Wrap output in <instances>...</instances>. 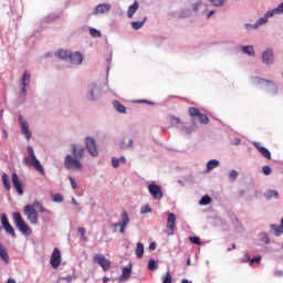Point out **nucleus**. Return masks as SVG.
<instances>
[{"instance_id": "nucleus-50", "label": "nucleus", "mask_w": 283, "mask_h": 283, "mask_svg": "<svg viewBox=\"0 0 283 283\" xmlns=\"http://www.w3.org/2000/svg\"><path fill=\"white\" fill-rule=\"evenodd\" d=\"M262 171L264 174V176H271V166H263L262 167Z\"/></svg>"}, {"instance_id": "nucleus-27", "label": "nucleus", "mask_w": 283, "mask_h": 283, "mask_svg": "<svg viewBox=\"0 0 283 283\" xmlns=\"http://www.w3.org/2000/svg\"><path fill=\"white\" fill-rule=\"evenodd\" d=\"M217 167H220V161L218 159L209 160L206 165L207 172L209 174V171H213Z\"/></svg>"}, {"instance_id": "nucleus-51", "label": "nucleus", "mask_w": 283, "mask_h": 283, "mask_svg": "<svg viewBox=\"0 0 283 283\" xmlns=\"http://www.w3.org/2000/svg\"><path fill=\"white\" fill-rule=\"evenodd\" d=\"M77 233L81 235L82 240H87V238H85V228H78Z\"/></svg>"}, {"instance_id": "nucleus-16", "label": "nucleus", "mask_w": 283, "mask_h": 283, "mask_svg": "<svg viewBox=\"0 0 283 283\" xmlns=\"http://www.w3.org/2000/svg\"><path fill=\"white\" fill-rule=\"evenodd\" d=\"M50 262L53 269H59L61 266V250H59V248L53 250Z\"/></svg>"}, {"instance_id": "nucleus-19", "label": "nucleus", "mask_w": 283, "mask_h": 283, "mask_svg": "<svg viewBox=\"0 0 283 283\" xmlns=\"http://www.w3.org/2000/svg\"><path fill=\"white\" fill-rule=\"evenodd\" d=\"M167 229H169L167 235H174V229H176V214L174 212L168 213Z\"/></svg>"}, {"instance_id": "nucleus-1", "label": "nucleus", "mask_w": 283, "mask_h": 283, "mask_svg": "<svg viewBox=\"0 0 283 283\" xmlns=\"http://www.w3.org/2000/svg\"><path fill=\"white\" fill-rule=\"evenodd\" d=\"M71 154L72 155H66L64 158V168L67 170L75 169L81 171V169H83L81 160L85 158V147H83V145L72 144Z\"/></svg>"}, {"instance_id": "nucleus-63", "label": "nucleus", "mask_w": 283, "mask_h": 283, "mask_svg": "<svg viewBox=\"0 0 283 283\" xmlns=\"http://www.w3.org/2000/svg\"><path fill=\"white\" fill-rule=\"evenodd\" d=\"M72 205H74L75 207H77L78 205V201H76V199L73 197L72 200H71Z\"/></svg>"}, {"instance_id": "nucleus-4", "label": "nucleus", "mask_w": 283, "mask_h": 283, "mask_svg": "<svg viewBox=\"0 0 283 283\" xmlns=\"http://www.w3.org/2000/svg\"><path fill=\"white\" fill-rule=\"evenodd\" d=\"M254 82H256L261 87H265V92L270 94V96L277 95V84L274 82L264 80L262 77H254Z\"/></svg>"}, {"instance_id": "nucleus-37", "label": "nucleus", "mask_w": 283, "mask_h": 283, "mask_svg": "<svg viewBox=\"0 0 283 283\" xmlns=\"http://www.w3.org/2000/svg\"><path fill=\"white\" fill-rule=\"evenodd\" d=\"M33 209H38L40 213H50V210L45 209L43 205L39 201H34L32 205Z\"/></svg>"}, {"instance_id": "nucleus-52", "label": "nucleus", "mask_w": 283, "mask_h": 283, "mask_svg": "<svg viewBox=\"0 0 283 283\" xmlns=\"http://www.w3.org/2000/svg\"><path fill=\"white\" fill-rule=\"evenodd\" d=\"M22 164L25 165V167H28V165L32 166V158H30L28 156L23 157Z\"/></svg>"}, {"instance_id": "nucleus-45", "label": "nucleus", "mask_w": 283, "mask_h": 283, "mask_svg": "<svg viewBox=\"0 0 283 283\" xmlns=\"http://www.w3.org/2000/svg\"><path fill=\"white\" fill-rule=\"evenodd\" d=\"M243 28H244V30H245L247 32H251V30H258V24H256V23H254V24L245 23V24L243 25Z\"/></svg>"}, {"instance_id": "nucleus-32", "label": "nucleus", "mask_w": 283, "mask_h": 283, "mask_svg": "<svg viewBox=\"0 0 283 283\" xmlns=\"http://www.w3.org/2000/svg\"><path fill=\"white\" fill-rule=\"evenodd\" d=\"M259 240L263 242V244H271V237L265 231L259 233Z\"/></svg>"}, {"instance_id": "nucleus-10", "label": "nucleus", "mask_w": 283, "mask_h": 283, "mask_svg": "<svg viewBox=\"0 0 283 283\" xmlns=\"http://www.w3.org/2000/svg\"><path fill=\"white\" fill-rule=\"evenodd\" d=\"M84 143L88 154L93 156V158H96V156H98V148L96 147V140L94 137H86Z\"/></svg>"}, {"instance_id": "nucleus-40", "label": "nucleus", "mask_w": 283, "mask_h": 283, "mask_svg": "<svg viewBox=\"0 0 283 283\" xmlns=\"http://www.w3.org/2000/svg\"><path fill=\"white\" fill-rule=\"evenodd\" d=\"M88 32H90L91 36H93L94 39H101V36H102L101 31H98L95 28H90Z\"/></svg>"}, {"instance_id": "nucleus-59", "label": "nucleus", "mask_w": 283, "mask_h": 283, "mask_svg": "<svg viewBox=\"0 0 283 283\" xmlns=\"http://www.w3.org/2000/svg\"><path fill=\"white\" fill-rule=\"evenodd\" d=\"M117 160H119V165H125L127 163L125 156L119 157Z\"/></svg>"}, {"instance_id": "nucleus-42", "label": "nucleus", "mask_w": 283, "mask_h": 283, "mask_svg": "<svg viewBox=\"0 0 283 283\" xmlns=\"http://www.w3.org/2000/svg\"><path fill=\"white\" fill-rule=\"evenodd\" d=\"M214 8H222L224 3H227V0H208Z\"/></svg>"}, {"instance_id": "nucleus-64", "label": "nucleus", "mask_w": 283, "mask_h": 283, "mask_svg": "<svg viewBox=\"0 0 283 283\" xmlns=\"http://www.w3.org/2000/svg\"><path fill=\"white\" fill-rule=\"evenodd\" d=\"M103 282H104V283H107V282H109V277H107V276H104V277H103Z\"/></svg>"}, {"instance_id": "nucleus-36", "label": "nucleus", "mask_w": 283, "mask_h": 283, "mask_svg": "<svg viewBox=\"0 0 283 283\" xmlns=\"http://www.w3.org/2000/svg\"><path fill=\"white\" fill-rule=\"evenodd\" d=\"M2 185L7 191H10L12 189V186L10 185V179L8 177V174L2 175Z\"/></svg>"}, {"instance_id": "nucleus-6", "label": "nucleus", "mask_w": 283, "mask_h": 283, "mask_svg": "<svg viewBox=\"0 0 283 283\" xmlns=\"http://www.w3.org/2000/svg\"><path fill=\"white\" fill-rule=\"evenodd\" d=\"M27 151L29 154V158H31V167H33L35 171H39L41 176H45V169H43L41 161L36 158L34 148L32 146H28Z\"/></svg>"}, {"instance_id": "nucleus-35", "label": "nucleus", "mask_w": 283, "mask_h": 283, "mask_svg": "<svg viewBox=\"0 0 283 283\" xmlns=\"http://www.w3.org/2000/svg\"><path fill=\"white\" fill-rule=\"evenodd\" d=\"M264 198H266V200H272V198L279 199L280 198V193H277L276 190H268L264 193Z\"/></svg>"}, {"instance_id": "nucleus-49", "label": "nucleus", "mask_w": 283, "mask_h": 283, "mask_svg": "<svg viewBox=\"0 0 283 283\" xmlns=\"http://www.w3.org/2000/svg\"><path fill=\"white\" fill-rule=\"evenodd\" d=\"M238 176H239V174H238L237 170H231L230 174H229V178L231 180H238Z\"/></svg>"}, {"instance_id": "nucleus-56", "label": "nucleus", "mask_w": 283, "mask_h": 283, "mask_svg": "<svg viewBox=\"0 0 283 283\" xmlns=\"http://www.w3.org/2000/svg\"><path fill=\"white\" fill-rule=\"evenodd\" d=\"M163 283H171V274H169V272L164 276Z\"/></svg>"}, {"instance_id": "nucleus-25", "label": "nucleus", "mask_w": 283, "mask_h": 283, "mask_svg": "<svg viewBox=\"0 0 283 283\" xmlns=\"http://www.w3.org/2000/svg\"><path fill=\"white\" fill-rule=\"evenodd\" d=\"M72 54V51H67V50H60L55 53V56H57V59H62V61H67L70 62V56Z\"/></svg>"}, {"instance_id": "nucleus-12", "label": "nucleus", "mask_w": 283, "mask_h": 283, "mask_svg": "<svg viewBox=\"0 0 283 283\" xmlns=\"http://www.w3.org/2000/svg\"><path fill=\"white\" fill-rule=\"evenodd\" d=\"M1 224L8 235H11V238H17V232H14V228L12 224H10V221L8 220V216L6 213L1 214Z\"/></svg>"}, {"instance_id": "nucleus-61", "label": "nucleus", "mask_w": 283, "mask_h": 283, "mask_svg": "<svg viewBox=\"0 0 283 283\" xmlns=\"http://www.w3.org/2000/svg\"><path fill=\"white\" fill-rule=\"evenodd\" d=\"M149 251H156V242H153L148 247Z\"/></svg>"}, {"instance_id": "nucleus-33", "label": "nucleus", "mask_w": 283, "mask_h": 283, "mask_svg": "<svg viewBox=\"0 0 283 283\" xmlns=\"http://www.w3.org/2000/svg\"><path fill=\"white\" fill-rule=\"evenodd\" d=\"M135 255L137 258H143V255H145V245L142 242L137 243Z\"/></svg>"}, {"instance_id": "nucleus-26", "label": "nucleus", "mask_w": 283, "mask_h": 283, "mask_svg": "<svg viewBox=\"0 0 283 283\" xmlns=\"http://www.w3.org/2000/svg\"><path fill=\"white\" fill-rule=\"evenodd\" d=\"M0 258L6 264L10 262V255L8 254V250L3 244H0Z\"/></svg>"}, {"instance_id": "nucleus-28", "label": "nucleus", "mask_w": 283, "mask_h": 283, "mask_svg": "<svg viewBox=\"0 0 283 283\" xmlns=\"http://www.w3.org/2000/svg\"><path fill=\"white\" fill-rule=\"evenodd\" d=\"M270 231H272L274 233V235H276V238H280V235L283 234L282 223L280 226H277V224H270Z\"/></svg>"}, {"instance_id": "nucleus-15", "label": "nucleus", "mask_w": 283, "mask_h": 283, "mask_svg": "<svg viewBox=\"0 0 283 283\" xmlns=\"http://www.w3.org/2000/svg\"><path fill=\"white\" fill-rule=\"evenodd\" d=\"M127 224H129V214L127 213V211H123L120 216V222L114 223L113 227L115 229H118V227H120L119 232L125 233V228L127 227Z\"/></svg>"}, {"instance_id": "nucleus-30", "label": "nucleus", "mask_w": 283, "mask_h": 283, "mask_svg": "<svg viewBox=\"0 0 283 283\" xmlns=\"http://www.w3.org/2000/svg\"><path fill=\"white\" fill-rule=\"evenodd\" d=\"M112 104L114 109H116V112H118L119 114H125L127 112V108L120 102L113 101Z\"/></svg>"}, {"instance_id": "nucleus-17", "label": "nucleus", "mask_w": 283, "mask_h": 283, "mask_svg": "<svg viewBox=\"0 0 283 283\" xmlns=\"http://www.w3.org/2000/svg\"><path fill=\"white\" fill-rule=\"evenodd\" d=\"M12 185L17 191V193L19 196H23L24 191H23V182L21 181V179H19V175H17V172L12 174Z\"/></svg>"}, {"instance_id": "nucleus-57", "label": "nucleus", "mask_w": 283, "mask_h": 283, "mask_svg": "<svg viewBox=\"0 0 283 283\" xmlns=\"http://www.w3.org/2000/svg\"><path fill=\"white\" fill-rule=\"evenodd\" d=\"M69 180L71 182L72 189H76L78 186L76 185V181L74 180V178L69 177Z\"/></svg>"}, {"instance_id": "nucleus-11", "label": "nucleus", "mask_w": 283, "mask_h": 283, "mask_svg": "<svg viewBox=\"0 0 283 283\" xmlns=\"http://www.w3.org/2000/svg\"><path fill=\"white\" fill-rule=\"evenodd\" d=\"M93 262L102 266L103 271H109V269H112V262L103 254H95V256L93 258Z\"/></svg>"}, {"instance_id": "nucleus-48", "label": "nucleus", "mask_w": 283, "mask_h": 283, "mask_svg": "<svg viewBox=\"0 0 283 283\" xmlns=\"http://www.w3.org/2000/svg\"><path fill=\"white\" fill-rule=\"evenodd\" d=\"M260 262H262V256L258 255V256H254L250 260V264H260Z\"/></svg>"}, {"instance_id": "nucleus-9", "label": "nucleus", "mask_w": 283, "mask_h": 283, "mask_svg": "<svg viewBox=\"0 0 283 283\" xmlns=\"http://www.w3.org/2000/svg\"><path fill=\"white\" fill-rule=\"evenodd\" d=\"M24 213L31 224H39V212H36V208L32 205H28L24 207Z\"/></svg>"}, {"instance_id": "nucleus-14", "label": "nucleus", "mask_w": 283, "mask_h": 283, "mask_svg": "<svg viewBox=\"0 0 283 283\" xmlns=\"http://www.w3.org/2000/svg\"><path fill=\"white\" fill-rule=\"evenodd\" d=\"M148 191L154 200H163V188L156 184L148 185Z\"/></svg>"}, {"instance_id": "nucleus-22", "label": "nucleus", "mask_w": 283, "mask_h": 283, "mask_svg": "<svg viewBox=\"0 0 283 283\" xmlns=\"http://www.w3.org/2000/svg\"><path fill=\"white\" fill-rule=\"evenodd\" d=\"M111 10H112V4L102 3L95 8L94 14H107V12H109Z\"/></svg>"}, {"instance_id": "nucleus-29", "label": "nucleus", "mask_w": 283, "mask_h": 283, "mask_svg": "<svg viewBox=\"0 0 283 283\" xmlns=\"http://www.w3.org/2000/svg\"><path fill=\"white\" fill-rule=\"evenodd\" d=\"M132 147H134V140L133 139H125L123 138L119 143V148L125 150V149H132Z\"/></svg>"}, {"instance_id": "nucleus-3", "label": "nucleus", "mask_w": 283, "mask_h": 283, "mask_svg": "<svg viewBox=\"0 0 283 283\" xmlns=\"http://www.w3.org/2000/svg\"><path fill=\"white\" fill-rule=\"evenodd\" d=\"M275 14H283V2L280 3L276 8L269 10L264 13V17L260 18L255 23L256 28H261V25H266L269 23V19L275 17Z\"/></svg>"}, {"instance_id": "nucleus-8", "label": "nucleus", "mask_w": 283, "mask_h": 283, "mask_svg": "<svg viewBox=\"0 0 283 283\" xmlns=\"http://www.w3.org/2000/svg\"><path fill=\"white\" fill-rule=\"evenodd\" d=\"M188 114L191 116L192 123L196 120V118H198L201 125H209V117L205 113H200V109L196 107H189Z\"/></svg>"}, {"instance_id": "nucleus-5", "label": "nucleus", "mask_w": 283, "mask_h": 283, "mask_svg": "<svg viewBox=\"0 0 283 283\" xmlns=\"http://www.w3.org/2000/svg\"><path fill=\"white\" fill-rule=\"evenodd\" d=\"M101 86L96 83H91L86 87V101L96 103L101 98Z\"/></svg>"}, {"instance_id": "nucleus-43", "label": "nucleus", "mask_w": 283, "mask_h": 283, "mask_svg": "<svg viewBox=\"0 0 283 283\" xmlns=\"http://www.w3.org/2000/svg\"><path fill=\"white\" fill-rule=\"evenodd\" d=\"M200 8H202V1H198L196 3H192V11L195 14H199Z\"/></svg>"}, {"instance_id": "nucleus-44", "label": "nucleus", "mask_w": 283, "mask_h": 283, "mask_svg": "<svg viewBox=\"0 0 283 283\" xmlns=\"http://www.w3.org/2000/svg\"><path fill=\"white\" fill-rule=\"evenodd\" d=\"M180 19H189L191 17V10L185 9L179 14Z\"/></svg>"}, {"instance_id": "nucleus-13", "label": "nucleus", "mask_w": 283, "mask_h": 283, "mask_svg": "<svg viewBox=\"0 0 283 283\" xmlns=\"http://www.w3.org/2000/svg\"><path fill=\"white\" fill-rule=\"evenodd\" d=\"M21 132L23 136H25L27 140H30L32 138V132H30V126L28 125V120L23 117V115H19L18 117Z\"/></svg>"}, {"instance_id": "nucleus-46", "label": "nucleus", "mask_w": 283, "mask_h": 283, "mask_svg": "<svg viewBox=\"0 0 283 283\" xmlns=\"http://www.w3.org/2000/svg\"><path fill=\"white\" fill-rule=\"evenodd\" d=\"M52 200L53 202H63V195L61 193L52 195Z\"/></svg>"}, {"instance_id": "nucleus-20", "label": "nucleus", "mask_w": 283, "mask_h": 283, "mask_svg": "<svg viewBox=\"0 0 283 283\" xmlns=\"http://www.w3.org/2000/svg\"><path fill=\"white\" fill-rule=\"evenodd\" d=\"M132 277V263H128V265L124 266L122 270V275L118 277L119 282H127Z\"/></svg>"}, {"instance_id": "nucleus-34", "label": "nucleus", "mask_w": 283, "mask_h": 283, "mask_svg": "<svg viewBox=\"0 0 283 283\" xmlns=\"http://www.w3.org/2000/svg\"><path fill=\"white\" fill-rule=\"evenodd\" d=\"M147 22V17H144L142 21H133L132 22V28L133 30H140L143 25Z\"/></svg>"}, {"instance_id": "nucleus-47", "label": "nucleus", "mask_w": 283, "mask_h": 283, "mask_svg": "<svg viewBox=\"0 0 283 283\" xmlns=\"http://www.w3.org/2000/svg\"><path fill=\"white\" fill-rule=\"evenodd\" d=\"M119 165H120V163H119L118 158L112 157V167L114 169H118Z\"/></svg>"}, {"instance_id": "nucleus-21", "label": "nucleus", "mask_w": 283, "mask_h": 283, "mask_svg": "<svg viewBox=\"0 0 283 283\" xmlns=\"http://www.w3.org/2000/svg\"><path fill=\"white\" fill-rule=\"evenodd\" d=\"M262 61L263 63H265V65H273V50L272 49H266L263 53H262Z\"/></svg>"}, {"instance_id": "nucleus-54", "label": "nucleus", "mask_w": 283, "mask_h": 283, "mask_svg": "<svg viewBox=\"0 0 283 283\" xmlns=\"http://www.w3.org/2000/svg\"><path fill=\"white\" fill-rule=\"evenodd\" d=\"M140 213H151V208L149 206L142 207Z\"/></svg>"}, {"instance_id": "nucleus-58", "label": "nucleus", "mask_w": 283, "mask_h": 283, "mask_svg": "<svg viewBox=\"0 0 283 283\" xmlns=\"http://www.w3.org/2000/svg\"><path fill=\"white\" fill-rule=\"evenodd\" d=\"M61 280H64L67 283H72V275L62 276Z\"/></svg>"}, {"instance_id": "nucleus-24", "label": "nucleus", "mask_w": 283, "mask_h": 283, "mask_svg": "<svg viewBox=\"0 0 283 283\" xmlns=\"http://www.w3.org/2000/svg\"><path fill=\"white\" fill-rule=\"evenodd\" d=\"M138 8H139V3L137 0H135L134 3L128 7V10H127L128 19H134V14H136V12L138 11Z\"/></svg>"}, {"instance_id": "nucleus-23", "label": "nucleus", "mask_w": 283, "mask_h": 283, "mask_svg": "<svg viewBox=\"0 0 283 283\" xmlns=\"http://www.w3.org/2000/svg\"><path fill=\"white\" fill-rule=\"evenodd\" d=\"M69 63H72L73 65H81V63H83V54L80 52L71 53Z\"/></svg>"}, {"instance_id": "nucleus-41", "label": "nucleus", "mask_w": 283, "mask_h": 283, "mask_svg": "<svg viewBox=\"0 0 283 283\" xmlns=\"http://www.w3.org/2000/svg\"><path fill=\"white\" fill-rule=\"evenodd\" d=\"M148 270L149 271H157L158 270V263L156 262V260L150 259L148 261Z\"/></svg>"}, {"instance_id": "nucleus-39", "label": "nucleus", "mask_w": 283, "mask_h": 283, "mask_svg": "<svg viewBox=\"0 0 283 283\" xmlns=\"http://www.w3.org/2000/svg\"><path fill=\"white\" fill-rule=\"evenodd\" d=\"M60 14L56 13H50L49 15H46V18L44 19V21L46 23H53V21H56V19H59Z\"/></svg>"}, {"instance_id": "nucleus-53", "label": "nucleus", "mask_w": 283, "mask_h": 283, "mask_svg": "<svg viewBox=\"0 0 283 283\" xmlns=\"http://www.w3.org/2000/svg\"><path fill=\"white\" fill-rule=\"evenodd\" d=\"M189 241H190L192 244H198V245L201 244L200 239H199L198 237H190V238H189Z\"/></svg>"}, {"instance_id": "nucleus-55", "label": "nucleus", "mask_w": 283, "mask_h": 283, "mask_svg": "<svg viewBox=\"0 0 283 283\" xmlns=\"http://www.w3.org/2000/svg\"><path fill=\"white\" fill-rule=\"evenodd\" d=\"M170 123H171V125H179L180 118H178L176 116H171L170 117Z\"/></svg>"}, {"instance_id": "nucleus-62", "label": "nucleus", "mask_w": 283, "mask_h": 283, "mask_svg": "<svg viewBox=\"0 0 283 283\" xmlns=\"http://www.w3.org/2000/svg\"><path fill=\"white\" fill-rule=\"evenodd\" d=\"M213 14H216V10L209 11L207 14V19H211V17H213Z\"/></svg>"}, {"instance_id": "nucleus-18", "label": "nucleus", "mask_w": 283, "mask_h": 283, "mask_svg": "<svg viewBox=\"0 0 283 283\" xmlns=\"http://www.w3.org/2000/svg\"><path fill=\"white\" fill-rule=\"evenodd\" d=\"M252 145L255 147V149H258L263 158H266V160H271V150L269 148L262 146L260 142H253Z\"/></svg>"}, {"instance_id": "nucleus-2", "label": "nucleus", "mask_w": 283, "mask_h": 283, "mask_svg": "<svg viewBox=\"0 0 283 283\" xmlns=\"http://www.w3.org/2000/svg\"><path fill=\"white\" fill-rule=\"evenodd\" d=\"M32 75L29 71H24L22 77L20 78V87L21 92L19 95L20 103H25V98H28V87H30Z\"/></svg>"}, {"instance_id": "nucleus-31", "label": "nucleus", "mask_w": 283, "mask_h": 283, "mask_svg": "<svg viewBox=\"0 0 283 283\" xmlns=\"http://www.w3.org/2000/svg\"><path fill=\"white\" fill-rule=\"evenodd\" d=\"M241 51L243 54H248V56H255V49H253V45H242Z\"/></svg>"}, {"instance_id": "nucleus-38", "label": "nucleus", "mask_w": 283, "mask_h": 283, "mask_svg": "<svg viewBox=\"0 0 283 283\" xmlns=\"http://www.w3.org/2000/svg\"><path fill=\"white\" fill-rule=\"evenodd\" d=\"M211 202H213V199H211L208 195L203 196L200 201L199 205L201 207H207V205H211Z\"/></svg>"}, {"instance_id": "nucleus-7", "label": "nucleus", "mask_w": 283, "mask_h": 283, "mask_svg": "<svg viewBox=\"0 0 283 283\" xmlns=\"http://www.w3.org/2000/svg\"><path fill=\"white\" fill-rule=\"evenodd\" d=\"M13 223L15 224L17 229L23 233V235H30V227L27 226L21 212L13 213Z\"/></svg>"}, {"instance_id": "nucleus-60", "label": "nucleus", "mask_w": 283, "mask_h": 283, "mask_svg": "<svg viewBox=\"0 0 283 283\" xmlns=\"http://www.w3.org/2000/svg\"><path fill=\"white\" fill-rule=\"evenodd\" d=\"M275 277H282L283 276V271L282 270H277L274 272Z\"/></svg>"}]
</instances>
